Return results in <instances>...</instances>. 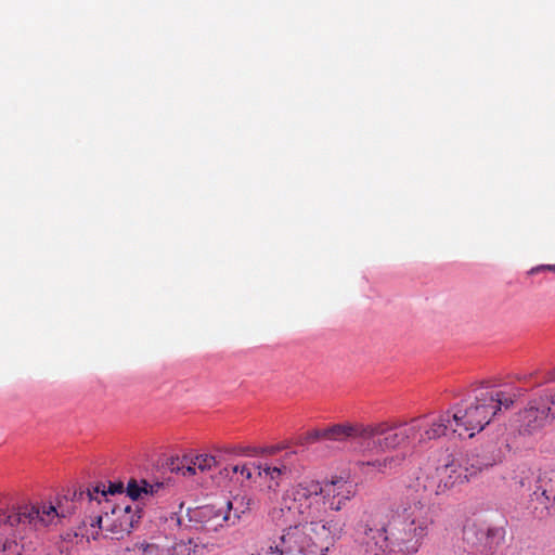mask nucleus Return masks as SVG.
<instances>
[{"instance_id": "obj_1", "label": "nucleus", "mask_w": 555, "mask_h": 555, "mask_svg": "<svg viewBox=\"0 0 555 555\" xmlns=\"http://www.w3.org/2000/svg\"><path fill=\"white\" fill-rule=\"evenodd\" d=\"M326 513L322 482L306 479L285 490L269 514L276 526L289 525L275 544L279 555H325L345 531L340 519H321Z\"/></svg>"}, {"instance_id": "obj_2", "label": "nucleus", "mask_w": 555, "mask_h": 555, "mask_svg": "<svg viewBox=\"0 0 555 555\" xmlns=\"http://www.w3.org/2000/svg\"><path fill=\"white\" fill-rule=\"evenodd\" d=\"M434 517L423 496L408 499L389 525L367 513L358 525L359 543L370 555H414L427 538Z\"/></svg>"}, {"instance_id": "obj_3", "label": "nucleus", "mask_w": 555, "mask_h": 555, "mask_svg": "<svg viewBox=\"0 0 555 555\" xmlns=\"http://www.w3.org/2000/svg\"><path fill=\"white\" fill-rule=\"evenodd\" d=\"M421 418H413L409 424H389L388 422L366 424L364 454L366 460L359 461L358 465L365 474H387L398 467L404 456L401 454L378 457L379 454L401 448L415 439L421 426Z\"/></svg>"}, {"instance_id": "obj_4", "label": "nucleus", "mask_w": 555, "mask_h": 555, "mask_svg": "<svg viewBox=\"0 0 555 555\" xmlns=\"http://www.w3.org/2000/svg\"><path fill=\"white\" fill-rule=\"evenodd\" d=\"M520 395L519 388L506 392L495 389L488 382H482L473 389V397L462 400L449 410L454 423V434L474 437L502 408L509 409Z\"/></svg>"}, {"instance_id": "obj_5", "label": "nucleus", "mask_w": 555, "mask_h": 555, "mask_svg": "<svg viewBox=\"0 0 555 555\" xmlns=\"http://www.w3.org/2000/svg\"><path fill=\"white\" fill-rule=\"evenodd\" d=\"M3 495L0 494V505ZM60 514L52 503L20 507L0 506V555H22L28 531H40L56 522Z\"/></svg>"}, {"instance_id": "obj_6", "label": "nucleus", "mask_w": 555, "mask_h": 555, "mask_svg": "<svg viewBox=\"0 0 555 555\" xmlns=\"http://www.w3.org/2000/svg\"><path fill=\"white\" fill-rule=\"evenodd\" d=\"M142 518V508L139 503L133 504H111L103 505L101 514L89 518V526L83 522L80 532H75L73 538L81 535L90 539H98L100 531L112 534V538H122L134 529ZM64 542L72 541V534L67 533Z\"/></svg>"}, {"instance_id": "obj_7", "label": "nucleus", "mask_w": 555, "mask_h": 555, "mask_svg": "<svg viewBox=\"0 0 555 555\" xmlns=\"http://www.w3.org/2000/svg\"><path fill=\"white\" fill-rule=\"evenodd\" d=\"M493 464L494 460L485 461L479 459V456H473L467 466H463L453 455L448 454L443 464L436 467L435 474L426 476L423 483L424 491L435 493L436 495L443 494L453 487L468 481L482 469Z\"/></svg>"}, {"instance_id": "obj_8", "label": "nucleus", "mask_w": 555, "mask_h": 555, "mask_svg": "<svg viewBox=\"0 0 555 555\" xmlns=\"http://www.w3.org/2000/svg\"><path fill=\"white\" fill-rule=\"evenodd\" d=\"M503 527L469 526L464 530V541L472 555H493L504 543Z\"/></svg>"}, {"instance_id": "obj_9", "label": "nucleus", "mask_w": 555, "mask_h": 555, "mask_svg": "<svg viewBox=\"0 0 555 555\" xmlns=\"http://www.w3.org/2000/svg\"><path fill=\"white\" fill-rule=\"evenodd\" d=\"M205 548V544H199L193 539L175 542L168 546L143 541L134 544L133 555H203Z\"/></svg>"}, {"instance_id": "obj_10", "label": "nucleus", "mask_w": 555, "mask_h": 555, "mask_svg": "<svg viewBox=\"0 0 555 555\" xmlns=\"http://www.w3.org/2000/svg\"><path fill=\"white\" fill-rule=\"evenodd\" d=\"M322 485L327 511H341L357 493V486L343 478L332 479Z\"/></svg>"}, {"instance_id": "obj_11", "label": "nucleus", "mask_w": 555, "mask_h": 555, "mask_svg": "<svg viewBox=\"0 0 555 555\" xmlns=\"http://www.w3.org/2000/svg\"><path fill=\"white\" fill-rule=\"evenodd\" d=\"M367 433L366 424L363 423H343L325 427L326 441L345 442L350 439H359L362 455L364 454V442Z\"/></svg>"}, {"instance_id": "obj_12", "label": "nucleus", "mask_w": 555, "mask_h": 555, "mask_svg": "<svg viewBox=\"0 0 555 555\" xmlns=\"http://www.w3.org/2000/svg\"><path fill=\"white\" fill-rule=\"evenodd\" d=\"M533 498L545 508L547 515L555 517V469L540 473Z\"/></svg>"}, {"instance_id": "obj_13", "label": "nucleus", "mask_w": 555, "mask_h": 555, "mask_svg": "<svg viewBox=\"0 0 555 555\" xmlns=\"http://www.w3.org/2000/svg\"><path fill=\"white\" fill-rule=\"evenodd\" d=\"M418 425L421 426V430L418 431V442L425 443L427 441L440 438L446 436L449 431L454 433V423L451 416V412L448 410L439 415L438 418L434 420L431 423L423 425L421 422L423 417H420Z\"/></svg>"}, {"instance_id": "obj_14", "label": "nucleus", "mask_w": 555, "mask_h": 555, "mask_svg": "<svg viewBox=\"0 0 555 555\" xmlns=\"http://www.w3.org/2000/svg\"><path fill=\"white\" fill-rule=\"evenodd\" d=\"M194 517L202 524L203 529L207 531H216L219 527H222L224 522L231 520L230 513L221 508H216L214 505L198 507Z\"/></svg>"}, {"instance_id": "obj_15", "label": "nucleus", "mask_w": 555, "mask_h": 555, "mask_svg": "<svg viewBox=\"0 0 555 555\" xmlns=\"http://www.w3.org/2000/svg\"><path fill=\"white\" fill-rule=\"evenodd\" d=\"M124 492V483L122 482H111L107 490H105L104 485H96L91 488H87L86 490H81L79 494L75 493V496L78 500H83L85 498L92 504L96 502L98 505H108L113 504L107 495H114L116 493L121 494Z\"/></svg>"}, {"instance_id": "obj_16", "label": "nucleus", "mask_w": 555, "mask_h": 555, "mask_svg": "<svg viewBox=\"0 0 555 555\" xmlns=\"http://www.w3.org/2000/svg\"><path fill=\"white\" fill-rule=\"evenodd\" d=\"M548 414L550 409L546 403L530 404L520 413V422L524 431L532 433L541 428Z\"/></svg>"}, {"instance_id": "obj_17", "label": "nucleus", "mask_w": 555, "mask_h": 555, "mask_svg": "<svg viewBox=\"0 0 555 555\" xmlns=\"http://www.w3.org/2000/svg\"><path fill=\"white\" fill-rule=\"evenodd\" d=\"M217 466L216 457L210 454H197L195 456H184L181 466L173 467L181 472L183 476L195 475L196 472L207 473Z\"/></svg>"}, {"instance_id": "obj_18", "label": "nucleus", "mask_w": 555, "mask_h": 555, "mask_svg": "<svg viewBox=\"0 0 555 555\" xmlns=\"http://www.w3.org/2000/svg\"><path fill=\"white\" fill-rule=\"evenodd\" d=\"M258 469V478L267 483L269 489L274 491L280 487L282 479L287 477V469L285 466L281 468L259 461Z\"/></svg>"}, {"instance_id": "obj_19", "label": "nucleus", "mask_w": 555, "mask_h": 555, "mask_svg": "<svg viewBox=\"0 0 555 555\" xmlns=\"http://www.w3.org/2000/svg\"><path fill=\"white\" fill-rule=\"evenodd\" d=\"M254 503L253 498L247 494H237L233 496L232 500L227 502V512L231 514V511H233L230 521L234 525L236 520L251 509Z\"/></svg>"}, {"instance_id": "obj_20", "label": "nucleus", "mask_w": 555, "mask_h": 555, "mask_svg": "<svg viewBox=\"0 0 555 555\" xmlns=\"http://www.w3.org/2000/svg\"><path fill=\"white\" fill-rule=\"evenodd\" d=\"M233 473L240 474L245 480L256 481L258 478V462L237 464L232 467Z\"/></svg>"}, {"instance_id": "obj_21", "label": "nucleus", "mask_w": 555, "mask_h": 555, "mask_svg": "<svg viewBox=\"0 0 555 555\" xmlns=\"http://www.w3.org/2000/svg\"><path fill=\"white\" fill-rule=\"evenodd\" d=\"M319 441H326L325 428L311 429L300 438L301 444H313Z\"/></svg>"}, {"instance_id": "obj_22", "label": "nucleus", "mask_w": 555, "mask_h": 555, "mask_svg": "<svg viewBox=\"0 0 555 555\" xmlns=\"http://www.w3.org/2000/svg\"><path fill=\"white\" fill-rule=\"evenodd\" d=\"M293 456H294L293 452H286L281 457L266 460L263 462L266 464H271L273 466L281 467V468L285 466L286 469H287V476H289L292 474V472H293V462H292Z\"/></svg>"}, {"instance_id": "obj_23", "label": "nucleus", "mask_w": 555, "mask_h": 555, "mask_svg": "<svg viewBox=\"0 0 555 555\" xmlns=\"http://www.w3.org/2000/svg\"><path fill=\"white\" fill-rule=\"evenodd\" d=\"M144 494L143 483L139 485L135 479H130L127 485V495L132 500L133 503H138V499Z\"/></svg>"}, {"instance_id": "obj_24", "label": "nucleus", "mask_w": 555, "mask_h": 555, "mask_svg": "<svg viewBox=\"0 0 555 555\" xmlns=\"http://www.w3.org/2000/svg\"><path fill=\"white\" fill-rule=\"evenodd\" d=\"M141 483H143V492L146 495H156L167 489L164 482L150 483L143 479L141 480Z\"/></svg>"}, {"instance_id": "obj_25", "label": "nucleus", "mask_w": 555, "mask_h": 555, "mask_svg": "<svg viewBox=\"0 0 555 555\" xmlns=\"http://www.w3.org/2000/svg\"><path fill=\"white\" fill-rule=\"evenodd\" d=\"M542 271H551V272L555 273V264H540V266H537V267L532 268L529 271V273L530 274H537V273H540Z\"/></svg>"}, {"instance_id": "obj_26", "label": "nucleus", "mask_w": 555, "mask_h": 555, "mask_svg": "<svg viewBox=\"0 0 555 555\" xmlns=\"http://www.w3.org/2000/svg\"><path fill=\"white\" fill-rule=\"evenodd\" d=\"M555 382V367L551 371H548L542 378L541 382H539V385L543 383H552Z\"/></svg>"}, {"instance_id": "obj_27", "label": "nucleus", "mask_w": 555, "mask_h": 555, "mask_svg": "<svg viewBox=\"0 0 555 555\" xmlns=\"http://www.w3.org/2000/svg\"><path fill=\"white\" fill-rule=\"evenodd\" d=\"M282 448L281 447H275V446H272V447H267L264 449H262V453L264 454H268V455H275Z\"/></svg>"}, {"instance_id": "obj_28", "label": "nucleus", "mask_w": 555, "mask_h": 555, "mask_svg": "<svg viewBox=\"0 0 555 555\" xmlns=\"http://www.w3.org/2000/svg\"><path fill=\"white\" fill-rule=\"evenodd\" d=\"M168 520L176 527H179L181 522L179 516L176 513H171Z\"/></svg>"}, {"instance_id": "obj_29", "label": "nucleus", "mask_w": 555, "mask_h": 555, "mask_svg": "<svg viewBox=\"0 0 555 555\" xmlns=\"http://www.w3.org/2000/svg\"><path fill=\"white\" fill-rule=\"evenodd\" d=\"M550 403L551 405H547V408L550 409V413L555 415V393L551 397Z\"/></svg>"}, {"instance_id": "obj_30", "label": "nucleus", "mask_w": 555, "mask_h": 555, "mask_svg": "<svg viewBox=\"0 0 555 555\" xmlns=\"http://www.w3.org/2000/svg\"><path fill=\"white\" fill-rule=\"evenodd\" d=\"M526 378H527L526 376H517L518 380H525Z\"/></svg>"}]
</instances>
